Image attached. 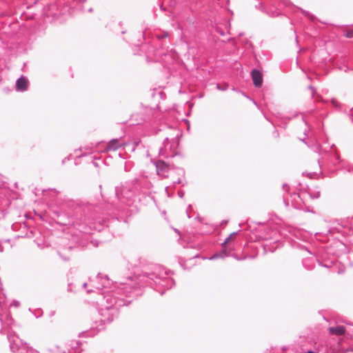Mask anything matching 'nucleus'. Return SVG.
<instances>
[{
    "instance_id": "6ab92c4d",
    "label": "nucleus",
    "mask_w": 353,
    "mask_h": 353,
    "mask_svg": "<svg viewBox=\"0 0 353 353\" xmlns=\"http://www.w3.org/2000/svg\"><path fill=\"white\" fill-rule=\"evenodd\" d=\"M228 254L227 253V251L225 248H223L221 252L214 254L212 256H211L209 259L210 260H215L217 259H223L226 256H228Z\"/></svg>"
},
{
    "instance_id": "6e6552de",
    "label": "nucleus",
    "mask_w": 353,
    "mask_h": 353,
    "mask_svg": "<svg viewBox=\"0 0 353 353\" xmlns=\"http://www.w3.org/2000/svg\"><path fill=\"white\" fill-rule=\"evenodd\" d=\"M170 271L161 265H156V286L170 289L175 282L170 276Z\"/></svg>"
},
{
    "instance_id": "393cba45",
    "label": "nucleus",
    "mask_w": 353,
    "mask_h": 353,
    "mask_svg": "<svg viewBox=\"0 0 353 353\" xmlns=\"http://www.w3.org/2000/svg\"><path fill=\"white\" fill-rule=\"evenodd\" d=\"M7 213V210L5 208H0V220L3 219Z\"/></svg>"
},
{
    "instance_id": "5fc2aeb1",
    "label": "nucleus",
    "mask_w": 353,
    "mask_h": 353,
    "mask_svg": "<svg viewBox=\"0 0 353 353\" xmlns=\"http://www.w3.org/2000/svg\"><path fill=\"white\" fill-rule=\"evenodd\" d=\"M327 252V253H329V254H331V253H332V254H334V252H332V251H331V250H330V249H328Z\"/></svg>"
},
{
    "instance_id": "9b49d317",
    "label": "nucleus",
    "mask_w": 353,
    "mask_h": 353,
    "mask_svg": "<svg viewBox=\"0 0 353 353\" xmlns=\"http://www.w3.org/2000/svg\"><path fill=\"white\" fill-rule=\"evenodd\" d=\"M170 167L168 163L163 160H156V174L162 178L168 176Z\"/></svg>"
},
{
    "instance_id": "4468645a",
    "label": "nucleus",
    "mask_w": 353,
    "mask_h": 353,
    "mask_svg": "<svg viewBox=\"0 0 353 353\" xmlns=\"http://www.w3.org/2000/svg\"><path fill=\"white\" fill-rule=\"evenodd\" d=\"M97 279H100L101 284H99L96 288L98 290H103L108 288L112 285V281L109 279L108 275H103L101 273H98Z\"/></svg>"
},
{
    "instance_id": "0e129e2a",
    "label": "nucleus",
    "mask_w": 353,
    "mask_h": 353,
    "mask_svg": "<svg viewBox=\"0 0 353 353\" xmlns=\"http://www.w3.org/2000/svg\"><path fill=\"white\" fill-rule=\"evenodd\" d=\"M243 94L244 95V97H246L247 98H248V99H249V97H248V96H247L245 93H243Z\"/></svg>"
},
{
    "instance_id": "c9c22d12",
    "label": "nucleus",
    "mask_w": 353,
    "mask_h": 353,
    "mask_svg": "<svg viewBox=\"0 0 353 353\" xmlns=\"http://www.w3.org/2000/svg\"><path fill=\"white\" fill-rule=\"evenodd\" d=\"M314 199H318L320 196V192H317L314 193V194L312 196Z\"/></svg>"
},
{
    "instance_id": "39448f33",
    "label": "nucleus",
    "mask_w": 353,
    "mask_h": 353,
    "mask_svg": "<svg viewBox=\"0 0 353 353\" xmlns=\"http://www.w3.org/2000/svg\"><path fill=\"white\" fill-rule=\"evenodd\" d=\"M70 8L68 0H57L56 3L44 6L43 14L48 18H52V20H57L61 16L69 14Z\"/></svg>"
},
{
    "instance_id": "f03ea898",
    "label": "nucleus",
    "mask_w": 353,
    "mask_h": 353,
    "mask_svg": "<svg viewBox=\"0 0 353 353\" xmlns=\"http://www.w3.org/2000/svg\"><path fill=\"white\" fill-rule=\"evenodd\" d=\"M154 177L153 174L146 171L141 173L140 179H135L132 182L126 183L120 191L115 188V195L117 199L126 205L130 206L136 202L141 201V195L145 199L154 201V194L152 191V181Z\"/></svg>"
},
{
    "instance_id": "c756f323",
    "label": "nucleus",
    "mask_w": 353,
    "mask_h": 353,
    "mask_svg": "<svg viewBox=\"0 0 353 353\" xmlns=\"http://www.w3.org/2000/svg\"><path fill=\"white\" fill-rule=\"evenodd\" d=\"M346 38H353V30H348L345 33Z\"/></svg>"
},
{
    "instance_id": "423d86ee",
    "label": "nucleus",
    "mask_w": 353,
    "mask_h": 353,
    "mask_svg": "<svg viewBox=\"0 0 353 353\" xmlns=\"http://www.w3.org/2000/svg\"><path fill=\"white\" fill-rule=\"evenodd\" d=\"M150 32L147 29L142 32L141 38L145 41V43L141 44L138 43L137 46L139 47V50L145 54V60L148 63H153V56L154 55V46L152 43V39L149 37ZM138 42H141V39H138Z\"/></svg>"
},
{
    "instance_id": "7ed1b4c3",
    "label": "nucleus",
    "mask_w": 353,
    "mask_h": 353,
    "mask_svg": "<svg viewBox=\"0 0 353 353\" xmlns=\"http://www.w3.org/2000/svg\"><path fill=\"white\" fill-rule=\"evenodd\" d=\"M114 292H108L103 296L105 303L99 308V314L101 316V325L110 324L114 319H117L119 314V308L124 305H128L132 300L125 299L117 296Z\"/></svg>"
},
{
    "instance_id": "a19ab883",
    "label": "nucleus",
    "mask_w": 353,
    "mask_h": 353,
    "mask_svg": "<svg viewBox=\"0 0 353 353\" xmlns=\"http://www.w3.org/2000/svg\"><path fill=\"white\" fill-rule=\"evenodd\" d=\"M159 94L161 99H163V96L165 95V94L163 92H159Z\"/></svg>"
},
{
    "instance_id": "f8f14e48",
    "label": "nucleus",
    "mask_w": 353,
    "mask_h": 353,
    "mask_svg": "<svg viewBox=\"0 0 353 353\" xmlns=\"http://www.w3.org/2000/svg\"><path fill=\"white\" fill-rule=\"evenodd\" d=\"M29 86V80L27 77L24 75H21L19 78H18L15 83V90L17 92H23L28 90Z\"/></svg>"
},
{
    "instance_id": "ddd939ff",
    "label": "nucleus",
    "mask_w": 353,
    "mask_h": 353,
    "mask_svg": "<svg viewBox=\"0 0 353 353\" xmlns=\"http://www.w3.org/2000/svg\"><path fill=\"white\" fill-rule=\"evenodd\" d=\"M251 77L254 85L256 88L261 87L263 84V75L260 70L254 68L251 72Z\"/></svg>"
},
{
    "instance_id": "1a4fd4ad",
    "label": "nucleus",
    "mask_w": 353,
    "mask_h": 353,
    "mask_svg": "<svg viewBox=\"0 0 353 353\" xmlns=\"http://www.w3.org/2000/svg\"><path fill=\"white\" fill-rule=\"evenodd\" d=\"M161 138L163 139V143L159 148V155L165 158L173 157L179 145L178 134L171 139L168 137Z\"/></svg>"
},
{
    "instance_id": "72a5a7b5",
    "label": "nucleus",
    "mask_w": 353,
    "mask_h": 353,
    "mask_svg": "<svg viewBox=\"0 0 353 353\" xmlns=\"http://www.w3.org/2000/svg\"><path fill=\"white\" fill-rule=\"evenodd\" d=\"M12 305L17 307L20 305V303L19 301L14 300V301H13Z\"/></svg>"
},
{
    "instance_id": "3c124183",
    "label": "nucleus",
    "mask_w": 353,
    "mask_h": 353,
    "mask_svg": "<svg viewBox=\"0 0 353 353\" xmlns=\"http://www.w3.org/2000/svg\"><path fill=\"white\" fill-rule=\"evenodd\" d=\"M164 128H168V130L171 128V127L170 125H168V124H165L164 125Z\"/></svg>"
},
{
    "instance_id": "c03bdc74",
    "label": "nucleus",
    "mask_w": 353,
    "mask_h": 353,
    "mask_svg": "<svg viewBox=\"0 0 353 353\" xmlns=\"http://www.w3.org/2000/svg\"><path fill=\"white\" fill-rule=\"evenodd\" d=\"M273 134H274V135L275 137H279V132H278V131H277V130H274V132H273Z\"/></svg>"
},
{
    "instance_id": "774afa93",
    "label": "nucleus",
    "mask_w": 353,
    "mask_h": 353,
    "mask_svg": "<svg viewBox=\"0 0 353 353\" xmlns=\"http://www.w3.org/2000/svg\"><path fill=\"white\" fill-rule=\"evenodd\" d=\"M147 157H150V154L148 152H147Z\"/></svg>"
},
{
    "instance_id": "4d7b16f0",
    "label": "nucleus",
    "mask_w": 353,
    "mask_h": 353,
    "mask_svg": "<svg viewBox=\"0 0 353 353\" xmlns=\"http://www.w3.org/2000/svg\"><path fill=\"white\" fill-rule=\"evenodd\" d=\"M307 132H308V130L305 129V130H304V134H305V135H307Z\"/></svg>"
},
{
    "instance_id": "864d4df0",
    "label": "nucleus",
    "mask_w": 353,
    "mask_h": 353,
    "mask_svg": "<svg viewBox=\"0 0 353 353\" xmlns=\"http://www.w3.org/2000/svg\"><path fill=\"white\" fill-rule=\"evenodd\" d=\"M150 163H152L153 165H154V159H150Z\"/></svg>"
},
{
    "instance_id": "f704fd0d",
    "label": "nucleus",
    "mask_w": 353,
    "mask_h": 353,
    "mask_svg": "<svg viewBox=\"0 0 353 353\" xmlns=\"http://www.w3.org/2000/svg\"><path fill=\"white\" fill-rule=\"evenodd\" d=\"M283 190H284L285 191H289V190H290V187H289V185H288V184H286V183H284V184L283 185Z\"/></svg>"
},
{
    "instance_id": "2f4dec72",
    "label": "nucleus",
    "mask_w": 353,
    "mask_h": 353,
    "mask_svg": "<svg viewBox=\"0 0 353 353\" xmlns=\"http://www.w3.org/2000/svg\"><path fill=\"white\" fill-rule=\"evenodd\" d=\"M177 173L179 175H181L183 177L185 176V170L183 168H178Z\"/></svg>"
},
{
    "instance_id": "680f3d73",
    "label": "nucleus",
    "mask_w": 353,
    "mask_h": 353,
    "mask_svg": "<svg viewBox=\"0 0 353 353\" xmlns=\"http://www.w3.org/2000/svg\"><path fill=\"white\" fill-rule=\"evenodd\" d=\"M8 203H9V201H8V200H6V204H5V205H8Z\"/></svg>"
},
{
    "instance_id": "2eb2a0df",
    "label": "nucleus",
    "mask_w": 353,
    "mask_h": 353,
    "mask_svg": "<svg viewBox=\"0 0 353 353\" xmlns=\"http://www.w3.org/2000/svg\"><path fill=\"white\" fill-rule=\"evenodd\" d=\"M122 146L119 139H111L105 148V150H113L115 151Z\"/></svg>"
},
{
    "instance_id": "9d476101",
    "label": "nucleus",
    "mask_w": 353,
    "mask_h": 353,
    "mask_svg": "<svg viewBox=\"0 0 353 353\" xmlns=\"http://www.w3.org/2000/svg\"><path fill=\"white\" fill-rule=\"evenodd\" d=\"M121 284L125 285L122 289L120 290V292L118 293L121 296H125L126 297H132L137 298L139 296L141 295V290L137 286H131L128 285L127 283L121 282Z\"/></svg>"
},
{
    "instance_id": "5701e85b",
    "label": "nucleus",
    "mask_w": 353,
    "mask_h": 353,
    "mask_svg": "<svg viewBox=\"0 0 353 353\" xmlns=\"http://www.w3.org/2000/svg\"><path fill=\"white\" fill-rule=\"evenodd\" d=\"M237 233H238L237 232H234L231 233L229 235V236L228 238H226L225 239V241L222 243V244H221L222 247H224L229 242V241L231 239V237L234 236V235H236V234H237Z\"/></svg>"
},
{
    "instance_id": "f3484780",
    "label": "nucleus",
    "mask_w": 353,
    "mask_h": 353,
    "mask_svg": "<svg viewBox=\"0 0 353 353\" xmlns=\"http://www.w3.org/2000/svg\"><path fill=\"white\" fill-rule=\"evenodd\" d=\"M81 344L79 341L72 342L71 344L72 349L68 351V353H81L82 350L80 347Z\"/></svg>"
},
{
    "instance_id": "338daca9",
    "label": "nucleus",
    "mask_w": 353,
    "mask_h": 353,
    "mask_svg": "<svg viewBox=\"0 0 353 353\" xmlns=\"http://www.w3.org/2000/svg\"><path fill=\"white\" fill-rule=\"evenodd\" d=\"M300 140L303 142L305 141V139H301Z\"/></svg>"
},
{
    "instance_id": "bb28decb",
    "label": "nucleus",
    "mask_w": 353,
    "mask_h": 353,
    "mask_svg": "<svg viewBox=\"0 0 353 353\" xmlns=\"http://www.w3.org/2000/svg\"><path fill=\"white\" fill-rule=\"evenodd\" d=\"M179 184H181L183 186H184L185 184H187V182L185 181V183H183L181 178H179L176 181H173L174 186H176V185Z\"/></svg>"
},
{
    "instance_id": "37998d69",
    "label": "nucleus",
    "mask_w": 353,
    "mask_h": 353,
    "mask_svg": "<svg viewBox=\"0 0 353 353\" xmlns=\"http://www.w3.org/2000/svg\"><path fill=\"white\" fill-rule=\"evenodd\" d=\"M174 231L179 235H180V232L178 229H176V228H173Z\"/></svg>"
},
{
    "instance_id": "4be33fe9",
    "label": "nucleus",
    "mask_w": 353,
    "mask_h": 353,
    "mask_svg": "<svg viewBox=\"0 0 353 353\" xmlns=\"http://www.w3.org/2000/svg\"><path fill=\"white\" fill-rule=\"evenodd\" d=\"M311 260L310 259H304L303 260V265L307 270H311L313 267L312 265L310 264Z\"/></svg>"
},
{
    "instance_id": "603ef678",
    "label": "nucleus",
    "mask_w": 353,
    "mask_h": 353,
    "mask_svg": "<svg viewBox=\"0 0 353 353\" xmlns=\"http://www.w3.org/2000/svg\"><path fill=\"white\" fill-rule=\"evenodd\" d=\"M335 157H336V159L337 161H339V159H340L339 155L338 154H335Z\"/></svg>"
},
{
    "instance_id": "09e8293b",
    "label": "nucleus",
    "mask_w": 353,
    "mask_h": 353,
    "mask_svg": "<svg viewBox=\"0 0 353 353\" xmlns=\"http://www.w3.org/2000/svg\"><path fill=\"white\" fill-rule=\"evenodd\" d=\"M343 272H344V269H343H343H341H341H339V270H338V273H339V274H342Z\"/></svg>"
},
{
    "instance_id": "13d9d810",
    "label": "nucleus",
    "mask_w": 353,
    "mask_h": 353,
    "mask_svg": "<svg viewBox=\"0 0 353 353\" xmlns=\"http://www.w3.org/2000/svg\"><path fill=\"white\" fill-rule=\"evenodd\" d=\"M186 214H187L188 218H190V214H189L188 211H186Z\"/></svg>"
},
{
    "instance_id": "dca6fc26",
    "label": "nucleus",
    "mask_w": 353,
    "mask_h": 353,
    "mask_svg": "<svg viewBox=\"0 0 353 353\" xmlns=\"http://www.w3.org/2000/svg\"><path fill=\"white\" fill-rule=\"evenodd\" d=\"M330 334L336 336H342L345 334V329L343 325H337L335 327H330L328 328Z\"/></svg>"
},
{
    "instance_id": "bf43d9fd",
    "label": "nucleus",
    "mask_w": 353,
    "mask_h": 353,
    "mask_svg": "<svg viewBox=\"0 0 353 353\" xmlns=\"http://www.w3.org/2000/svg\"><path fill=\"white\" fill-rule=\"evenodd\" d=\"M302 120L305 122V125H307V123L305 121L304 117H302Z\"/></svg>"
},
{
    "instance_id": "473e14b6",
    "label": "nucleus",
    "mask_w": 353,
    "mask_h": 353,
    "mask_svg": "<svg viewBox=\"0 0 353 353\" xmlns=\"http://www.w3.org/2000/svg\"><path fill=\"white\" fill-rule=\"evenodd\" d=\"M316 101H321V102H323V103H327V101L323 99V98L321 96V95H318L316 97Z\"/></svg>"
},
{
    "instance_id": "412c9836",
    "label": "nucleus",
    "mask_w": 353,
    "mask_h": 353,
    "mask_svg": "<svg viewBox=\"0 0 353 353\" xmlns=\"http://www.w3.org/2000/svg\"><path fill=\"white\" fill-rule=\"evenodd\" d=\"M29 311L31 312L36 318H39L43 316V310L41 308H37L34 310V311H32L30 308H29Z\"/></svg>"
},
{
    "instance_id": "79ce46f5",
    "label": "nucleus",
    "mask_w": 353,
    "mask_h": 353,
    "mask_svg": "<svg viewBox=\"0 0 353 353\" xmlns=\"http://www.w3.org/2000/svg\"><path fill=\"white\" fill-rule=\"evenodd\" d=\"M69 157H65V159H63L62 160V163L64 164L65 163L66 161L69 160Z\"/></svg>"
},
{
    "instance_id": "e433bc0d",
    "label": "nucleus",
    "mask_w": 353,
    "mask_h": 353,
    "mask_svg": "<svg viewBox=\"0 0 353 353\" xmlns=\"http://www.w3.org/2000/svg\"><path fill=\"white\" fill-rule=\"evenodd\" d=\"M185 194V192L183 190H181L178 192V195L179 197L183 198Z\"/></svg>"
},
{
    "instance_id": "a18cd8bd",
    "label": "nucleus",
    "mask_w": 353,
    "mask_h": 353,
    "mask_svg": "<svg viewBox=\"0 0 353 353\" xmlns=\"http://www.w3.org/2000/svg\"><path fill=\"white\" fill-rule=\"evenodd\" d=\"M161 214H162V215H163V216H164V219H165V220H167V217L165 216V214H166V213H165V211H162V212H161Z\"/></svg>"
},
{
    "instance_id": "aec40b11",
    "label": "nucleus",
    "mask_w": 353,
    "mask_h": 353,
    "mask_svg": "<svg viewBox=\"0 0 353 353\" xmlns=\"http://www.w3.org/2000/svg\"><path fill=\"white\" fill-rule=\"evenodd\" d=\"M103 329H104L103 327H101V328H93L92 327L88 331L82 332L81 334L85 335L86 336H94L99 332V331L103 330Z\"/></svg>"
},
{
    "instance_id": "0eeeda50",
    "label": "nucleus",
    "mask_w": 353,
    "mask_h": 353,
    "mask_svg": "<svg viewBox=\"0 0 353 353\" xmlns=\"http://www.w3.org/2000/svg\"><path fill=\"white\" fill-rule=\"evenodd\" d=\"M7 338L10 343V351L13 353H39L27 343H23L15 334H8Z\"/></svg>"
},
{
    "instance_id": "6e6d98bb",
    "label": "nucleus",
    "mask_w": 353,
    "mask_h": 353,
    "mask_svg": "<svg viewBox=\"0 0 353 353\" xmlns=\"http://www.w3.org/2000/svg\"><path fill=\"white\" fill-rule=\"evenodd\" d=\"M54 314H55V312H54V311H52V312H50V316H54Z\"/></svg>"
},
{
    "instance_id": "e2e57ef3",
    "label": "nucleus",
    "mask_w": 353,
    "mask_h": 353,
    "mask_svg": "<svg viewBox=\"0 0 353 353\" xmlns=\"http://www.w3.org/2000/svg\"><path fill=\"white\" fill-rule=\"evenodd\" d=\"M125 30H121V34H125Z\"/></svg>"
},
{
    "instance_id": "ea45409f",
    "label": "nucleus",
    "mask_w": 353,
    "mask_h": 353,
    "mask_svg": "<svg viewBox=\"0 0 353 353\" xmlns=\"http://www.w3.org/2000/svg\"><path fill=\"white\" fill-rule=\"evenodd\" d=\"M163 130V129H162V128H158L156 126V130H155L156 134H157L159 132H161V131H162Z\"/></svg>"
},
{
    "instance_id": "7c9ffc66",
    "label": "nucleus",
    "mask_w": 353,
    "mask_h": 353,
    "mask_svg": "<svg viewBox=\"0 0 353 353\" xmlns=\"http://www.w3.org/2000/svg\"><path fill=\"white\" fill-rule=\"evenodd\" d=\"M308 89L310 90V91H312V97L313 98L316 93L315 88L310 85L308 86Z\"/></svg>"
},
{
    "instance_id": "b1692460",
    "label": "nucleus",
    "mask_w": 353,
    "mask_h": 353,
    "mask_svg": "<svg viewBox=\"0 0 353 353\" xmlns=\"http://www.w3.org/2000/svg\"><path fill=\"white\" fill-rule=\"evenodd\" d=\"M301 12L304 14V16L309 17L312 21L314 20V18H315L313 14H310L309 12H307L305 10H303V9H301Z\"/></svg>"
},
{
    "instance_id": "de8ad7c7",
    "label": "nucleus",
    "mask_w": 353,
    "mask_h": 353,
    "mask_svg": "<svg viewBox=\"0 0 353 353\" xmlns=\"http://www.w3.org/2000/svg\"><path fill=\"white\" fill-rule=\"evenodd\" d=\"M150 90L152 91V92L151 94L152 97H154V88H152V89H150Z\"/></svg>"
},
{
    "instance_id": "f257e3e1",
    "label": "nucleus",
    "mask_w": 353,
    "mask_h": 353,
    "mask_svg": "<svg viewBox=\"0 0 353 353\" xmlns=\"http://www.w3.org/2000/svg\"><path fill=\"white\" fill-rule=\"evenodd\" d=\"M97 207L90 202L77 201L68 200L63 203L61 210H52L50 211V216L54 221L60 225H85L90 230L98 232L103 230L105 228H110L111 225H116L122 219L124 223L127 222L126 219L112 217L111 219H95L94 213Z\"/></svg>"
},
{
    "instance_id": "a211bd4d",
    "label": "nucleus",
    "mask_w": 353,
    "mask_h": 353,
    "mask_svg": "<svg viewBox=\"0 0 353 353\" xmlns=\"http://www.w3.org/2000/svg\"><path fill=\"white\" fill-rule=\"evenodd\" d=\"M317 261H318L319 265L325 267L328 269L333 268L336 266V263H335L334 259H332L331 261H321L317 259Z\"/></svg>"
},
{
    "instance_id": "49530a36",
    "label": "nucleus",
    "mask_w": 353,
    "mask_h": 353,
    "mask_svg": "<svg viewBox=\"0 0 353 353\" xmlns=\"http://www.w3.org/2000/svg\"><path fill=\"white\" fill-rule=\"evenodd\" d=\"M156 292H159L161 294V295H163V291H161L159 289H157V288H156Z\"/></svg>"
},
{
    "instance_id": "69168bd1",
    "label": "nucleus",
    "mask_w": 353,
    "mask_h": 353,
    "mask_svg": "<svg viewBox=\"0 0 353 353\" xmlns=\"http://www.w3.org/2000/svg\"><path fill=\"white\" fill-rule=\"evenodd\" d=\"M119 25L120 26H122V22H119Z\"/></svg>"
},
{
    "instance_id": "4c0bfd02",
    "label": "nucleus",
    "mask_w": 353,
    "mask_h": 353,
    "mask_svg": "<svg viewBox=\"0 0 353 353\" xmlns=\"http://www.w3.org/2000/svg\"><path fill=\"white\" fill-rule=\"evenodd\" d=\"M167 36H168V33L166 32V33H165V34H163V36H162V37L159 36V35H157V34H156L155 37H156V39H161V38H163V37H166Z\"/></svg>"
},
{
    "instance_id": "58836bf2",
    "label": "nucleus",
    "mask_w": 353,
    "mask_h": 353,
    "mask_svg": "<svg viewBox=\"0 0 353 353\" xmlns=\"http://www.w3.org/2000/svg\"><path fill=\"white\" fill-rule=\"evenodd\" d=\"M145 109H148V106H145ZM149 110H150V112H151V114H152V115H153V114H154V109H153V108H149Z\"/></svg>"
},
{
    "instance_id": "052dcab7",
    "label": "nucleus",
    "mask_w": 353,
    "mask_h": 353,
    "mask_svg": "<svg viewBox=\"0 0 353 353\" xmlns=\"http://www.w3.org/2000/svg\"><path fill=\"white\" fill-rule=\"evenodd\" d=\"M227 222H228L227 221H223V223H222L221 224H222V225H223V224H226V223H227Z\"/></svg>"
},
{
    "instance_id": "c85d7f7f",
    "label": "nucleus",
    "mask_w": 353,
    "mask_h": 353,
    "mask_svg": "<svg viewBox=\"0 0 353 353\" xmlns=\"http://www.w3.org/2000/svg\"><path fill=\"white\" fill-rule=\"evenodd\" d=\"M263 11L264 12H265L267 14H268L269 16L272 17H274L277 16V14H278L276 11L268 12V11H266V10H264Z\"/></svg>"
},
{
    "instance_id": "cd10ccee",
    "label": "nucleus",
    "mask_w": 353,
    "mask_h": 353,
    "mask_svg": "<svg viewBox=\"0 0 353 353\" xmlns=\"http://www.w3.org/2000/svg\"><path fill=\"white\" fill-rule=\"evenodd\" d=\"M216 88L221 91H225L228 89V85H221L219 83L216 84Z\"/></svg>"
},
{
    "instance_id": "a878e982",
    "label": "nucleus",
    "mask_w": 353,
    "mask_h": 353,
    "mask_svg": "<svg viewBox=\"0 0 353 353\" xmlns=\"http://www.w3.org/2000/svg\"><path fill=\"white\" fill-rule=\"evenodd\" d=\"M331 103L333 106L336 107V108H341V104L336 101V99L334 98H332L331 99Z\"/></svg>"
},
{
    "instance_id": "8fccbe9b",
    "label": "nucleus",
    "mask_w": 353,
    "mask_h": 353,
    "mask_svg": "<svg viewBox=\"0 0 353 353\" xmlns=\"http://www.w3.org/2000/svg\"><path fill=\"white\" fill-rule=\"evenodd\" d=\"M87 285H88L87 283H83L82 285V287H83V288H86Z\"/></svg>"
},
{
    "instance_id": "20e7f679",
    "label": "nucleus",
    "mask_w": 353,
    "mask_h": 353,
    "mask_svg": "<svg viewBox=\"0 0 353 353\" xmlns=\"http://www.w3.org/2000/svg\"><path fill=\"white\" fill-rule=\"evenodd\" d=\"M128 269L132 271L130 274L127 276V279L129 281L143 280L146 283H151L150 281L154 279V265L145 259H139L137 263H130Z\"/></svg>"
}]
</instances>
